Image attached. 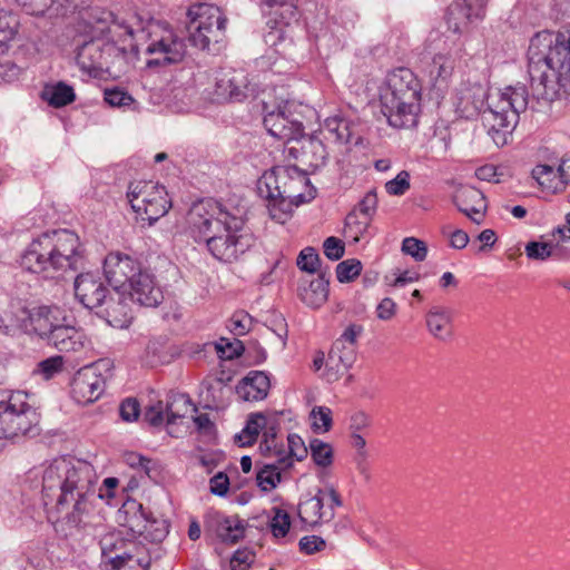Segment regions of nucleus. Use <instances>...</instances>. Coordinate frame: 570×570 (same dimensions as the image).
Listing matches in <instances>:
<instances>
[{"label":"nucleus","mask_w":570,"mask_h":570,"mask_svg":"<svg viewBox=\"0 0 570 570\" xmlns=\"http://www.w3.org/2000/svg\"><path fill=\"white\" fill-rule=\"evenodd\" d=\"M45 504L55 502L63 517L57 531L66 539L82 541L96 535L100 524L97 504L104 499L95 468L72 458L55 459L42 476Z\"/></svg>","instance_id":"1"},{"label":"nucleus","mask_w":570,"mask_h":570,"mask_svg":"<svg viewBox=\"0 0 570 570\" xmlns=\"http://www.w3.org/2000/svg\"><path fill=\"white\" fill-rule=\"evenodd\" d=\"M187 232L224 264L238 262L255 245V236L245 220L212 198L193 204L187 214Z\"/></svg>","instance_id":"2"},{"label":"nucleus","mask_w":570,"mask_h":570,"mask_svg":"<svg viewBox=\"0 0 570 570\" xmlns=\"http://www.w3.org/2000/svg\"><path fill=\"white\" fill-rule=\"evenodd\" d=\"M528 98V90L522 83L488 95L481 83L463 82L455 91L453 104L461 117L472 118L483 110L489 100L484 111L489 135L497 146H504L518 125L520 112L527 109Z\"/></svg>","instance_id":"3"},{"label":"nucleus","mask_w":570,"mask_h":570,"mask_svg":"<svg viewBox=\"0 0 570 570\" xmlns=\"http://www.w3.org/2000/svg\"><path fill=\"white\" fill-rule=\"evenodd\" d=\"M528 72L532 95L553 100L560 88H570V36L538 32L528 49Z\"/></svg>","instance_id":"4"},{"label":"nucleus","mask_w":570,"mask_h":570,"mask_svg":"<svg viewBox=\"0 0 570 570\" xmlns=\"http://www.w3.org/2000/svg\"><path fill=\"white\" fill-rule=\"evenodd\" d=\"M81 261L82 247L78 235L60 228L33 238L21 253L19 265L28 273L53 279L69 271H77Z\"/></svg>","instance_id":"5"},{"label":"nucleus","mask_w":570,"mask_h":570,"mask_svg":"<svg viewBox=\"0 0 570 570\" xmlns=\"http://www.w3.org/2000/svg\"><path fill=\"white\" fill-rule=\"evenodd\" d=\"M88 26L91 38L79 46L76 60L81 70L97 76L109 68L111 58L124 57L132 47L134 30L100 9L91 10Z\"/></svg>","instance_id":"6"},{"label":"nucleus","mask_w":570,"mask_h":570,"mask_svg":"<svg viewBox=\"0 0 570 570\" xmlns=\"http://www.w3.org/2000/svg\"><path fill=\"white\" fill-rule=\"evenodd\" d=\"M259 195L268 199L271 217L285 223L293 206L309 202L315 189L305 171L296 166H275L258 179Z\"/></svg>","instance_id":"7"},{"label":"nucleus","mask_w":570,"mask_h":570,"mask_svg":"<svg viewBox=\"0 0 570 570\" xmlns=\"http://www.w3.org/2000/svg\"><path fill=\"white\" fill-rule=\"evenodd\" d=\"M127 199L138 218L147 220L149 226L163 217L171 206L165 187L148 180L130 181Z\"/></svg>","instance_id":"8"},{"label":"nucleus","mask_w":570,"mask_h":570,"mask_svg":"<svg viewBox=\"0 0 570 570\" xmlns=\"http://www.w3.org/2000/svg\"><path fill=\"white\" fill-rule=\"evenodd\" d=\"M37 424L36 410L27 402L24 392H12L7 400H0V439L33 433Z\"/></svg>","instance_id":"9"},{"label":"nucleus","mask_w":570,"mask_h":570,"mask_svg":"<svg viewBox=\"0 0 570 570\" xmlns=\"http://www.w3.org/2000/svg\"><path fill=\"white\" fill-rule=\"evenodd\" d=\"M187 16L188 39L191 46L205 50L212 41L218 42L222 39L227 19L217 6L196 3L188 9Z\"/></svg>","instance_id":"10"},{"label":"nucleus","mask_w":570,"mask_h":570,"mask_svg":"<svg viewBox=\"0 0 570 570\" xmlns=\"http://www.w3.org/2000/svg\"><path fill=\"white\" fill-rule=\"evenodd\" d=\"M259 88L245 69L226 68L217 72L212 100L217 104L240 102L255 98Z\"/></svg>","instance_id":"11"},{"label":"nucleus","mask_w":570,"mask_h":570,"mask_svg":"<svg viewBox=\"0 0 570 570\" xmlns=\"http://www.w3.org/2000/svg\"><path fill=\"white\" fill-rule=\"evenodd\" d=\"M342 504V499L333 485L318 488L313 497L299 502L298 517L304 524L315 528L332 521L335 509Z\"/></svg>","instance_id":"12"},{"label":"nucleus","mask_w":570,"mask_h":570,"mask_svg":"<svg viewBox=\"0 0 570 570\" xmlns=\"http://www.w3.org/2000/svg\"><path fill=\"white\" fill-rule=\"evenodd\" d=\"M142 32H145V29ZM146 32L149 40L146 48L147 53L161 55L167 63H176L183 60L186 55L185 41L166 23L149 21Z\"/></svg>","instance_id":"13"},{"label":"nucleus","mask_w":570,"mask_h":570,"mask_svg":"<svg viewBox=\"0 0 570 570\" xmlns=\"http://www.w3.org/2000/svg\"><path fill=\"white\" fill-rule=\"evenodd\" d=\"M264 126L268 134L279 140L289 142L303 137L304 127L302 121L292 112L294 105L284 101L276 109H268V104L263 99Z\"/></svg>","instance_id":"14"},{"label":"nucleus","mask_w":570,"mask_h":570,"mask_svg":"<svg viewBox=\"0 0 570 570\" xmlns=\"http://www.w3.org/2000/svg\"><path fill=\"white\" fill-rule=\"evenodd\" d=\"M142 271L137 259L119 252L109 253L104 261V273L114 291L124 292Z\"/></svg>","instance_id":"15"},{"label":"nucleus","mask_w":570,"mask_h":570,"mask_svg":"<svg viewBox=\"0 0 570 570\" xmlns=\"http://www.w3.org/2000/svg\"><path fill=\"white\" fill-rule=\"evenodd\" d=\"M488 0H454L448 8L445 20L455 33L466 31L485 17Z\"/></svg>","instance_id":"16"},{"label":"nucleus","mask_w":570,"mask_h":570,"mask_svg":"<svg viewBox=\"0 0 570 570\" xmlns=\"http://www.w3.org/2000/svg\"><path fill=\"white\" fill-rule=\"evenodd\" d=\"M382 114L391 127L410 129L417 125L421 98H380Z\"/></svg>","instance_id":"17"},{"label":"nucleus","mask_w":570,"mask_h":570,"mask_svg":"<svg viewBox=\"0 0 570 570\" xmlns=\"http://www.w3.org/2000/svg\"><path fill=\"white\" fill-rule=\"evenodd\" d=\"M421 83L415 73L405 67L391 70L380 91V98H421Z\"/></svg>","instance_id":"18"},{"label":"nucleus","mask_w":570,"mask_h":570,"mask_svg":"<svg viewBox=\"0 0 570 570\" xmlns=\"http://www.w3.org/2000/svg\"><path fill=\"white\" fill-rule=\"evenodd\" d=\"M122 293H126L131 302L146 307H156L164 299L160 286L156 283L155 276L147 269L138 274V277H135Z\"/></svg>","instance_id":"19"},{"label":"nucleus","mask_w":570,"mask_h":570,"mask_svg":"<svg viewBox=\"0 0 570 570\" xmlns=\"http://www.w3.org/2000/svg\"><path fill=\"white\" fill-rule=\"evenodd\" d=\"M76 298L87 308L102 307L109 289L102 279L92 273L79 274L75 279Z\"/></svg>","instance_id":"20"},{"label":"nucleus","mask_w":570,"mask_h":570,"mask_svg":"<svg viewBox=\"0 0 570 570\" xmlns=\"http://www.w3.org/2000/svg\"><path fill=\"white\" fill-rule=\"evenodd\" d=\"M105 382L101 375L86 367L76 373L71 382V396L78 404H89L99 399Z\"/></svg>","instance_id":"21"},{"label":"nucleus","mask_w":570,"mask_h":570,"mask_svg":"<svg viewBox=\"0 0 570 570\" xmlns=\"http://www.w3.org/2000/svg\"><path fill=\"white\" fill-rule=\"evenodd\" d=\"M102 558L111 566L144 547L142 541L126 538L122 531H109L99 540Z\"/></svg>","instance_id":"22"},{"label":"nucleus","mask_w":570,"mask_h":570,"mask_svg":"<svg viewBox=\"0 0 570 570\" xmlns=\"http://www.w3.org/2000/svg\"><path fill=\"white\" fill-rule=\"evenodd\" d=\"M273 445H269L268 440L259 445L262 452H268L269 459H275L283 468H292L294 461H302L307 456L308 448L305 445L303 439L298 434H288L287 449L284 445H277L275 440H272Z\"/></svg>","instance_id":"23"},{"label":"nucleus","mask_w":570,"mask_h":570,"mask_svg":"<svg viewBox=\"0 0 570 570\" xmlns=\"http://www.w3.org/2000/svg\"><path fill=\"white\" fill-rule=\"evenodd\" d=\"M453 200L458 209L472 222L476 224L482 223L487 210V203L481 190L472 186L462 187L455 193Z\"/></svg>","instance_id":"24"},{"label":"nucleus","mask_w":570,"mask_h":570,"mask_svg":"<svg viewBox=\"0 0 570 570\" xmlns=\"http://www.w3.org/2000/svg\"><path fill=\"white\" fill-rule=\"evenodd\" d=\"M125 295L122 291H114V294L109 292L100 311L108 324L116 328L128 327L132 318Z\"/></svg>","instance_id":"25"},{"label":"nucleus","mask_w":570,"mask_h":570,"mask_svg":"<svg viewBox=\"0 0 570 570\" xmlns=\"http://www.w3.org/2000/svg\"><path fill=\"white\" fill-rule=\"evenodd\" d=\"M61 321H66V317L57 306H38L29 312L31 330L45 341Z\"/></svg>","instance_id":"26"},{"label":"nucleus","mask_w":570,"mask_h":570,"mask_svg":"<svg viewBox=\"0 0 570 570\" xmlns=\"http://www.w3.org/2000/svg\"><path fill=\"white\" fill-rule=\"evenodd\" d=\"M271 382L263 371H250L236 386V394L246 402H257L268 395Z\"/></svg>","instance_id":"27"},{"label":"nucleus","mask_w":570,"mask_h":570,"mask_svg":"<svg viewBox=\"0 0 570 570\" xmlns=\"http://www.w3.org/2000/svg\"><path fill=\"white\" fill-rule=\"evenodd\" d=\"M356 361V346L334 343L326 361L327 380L336 381L341 374L347 372Z\"/></svg>","instance_id":"28"},{"label":"nucleus","mask_w":570,"mask_h":570,"mask_svg":"<svg viewBox=\"0 0 570 570\" xmlns=\"http://www.w3.org/2000/svg\"><path fill=\"white\" fill-rule=\"evenodd\" d=\"M83 338L80 330L61 321L46 342L60 352H77L82 348Z\"/></svg>","instance_id":"29"},{"label":"nucleus","mask_w":570,"mask_h":570,"mask_svg":"<svg viewBox=\"0 0 570 570\" xmlns=\"http://www.w3.org/2000/svg\"><path fill=\"white\" fill-rule=\"evenodd\" d=\"M212 525L222 541L235 543L244 538L247 523L237 514L226 515L217 512L212 517Z\"/></svg>","instance_id":"30"},{"label":"nucleus","mask_w":570,"mask_h":570,"mask_svg":"<svg viewBox=\"0 0 570 570\" xmlns=\"http://www.w3.org/2000/svg\"><path fill=\"white\" fill-rule=\"evenodd\" d=\"M121 525L130 532V539L141 541L140 537L149 524V512L141 503L129 501L122 507Z\"/></svg>","instance_id":"31"},{"label":"nucleus","mask_w":570,"mask_h":570,"mask_svg":"<svg viewBox=\"0 0 570 570\" xmlns=\"http://www.w3.org/2000/svg\"><path fill=\"white\" fill-rule=\"evenodd\" d=\"M429 333L436 340L446 342L452 338V313L449 308L433 306L425 315Z\"/></svg>","instance_id":"32"},{"label":"nucleus","mask_w":570,"mask_h":570,"mask_svg":"<svg viewBox=\"0 0 570 570\" xmlns=\"http://www.w3.org/2000/svg\"><path fill=\"white\" fill-rule=\"evenodd\" d=\"M328 284L325 274H320L308 283H302L298 287V295L307 306L320 307L327 299Z\"/></svg>","instance_id":"33"},{"label":"nucleus","mask_w":570,"mask_h":570,"mask_svg":"<svg viewBox=\"0 0 570 570\" xmlns=\"http://www.w3.org/2000/svg\"><path fill=\"white\" fill-rule=\"evenodd\" d=\"M301 163L316 170L323 167L327 160L325 145L317 138L308 137L301 142Z\"/></svg>","instance_id":"34"},{"label":"nucleus","mask_w":570,"mask_h":570,"mask_svg":"<svg viewBox=\"0 0 570 570\" xmlns=\"http://www.w3.org/2000/svg\"><path fill=\"white\" fill-rule=\"evenodd\" d=\"M266 453L267 462L262 463L256 474L257 485L265 492L274 490L282 480V472L289 468H283L275 459L268 458Z\"/></svg>","instance_id":"35"},{"label":"nucleus","mask_w":570,"mask_h":570,"mask_svg":"<svg viewBox=\"0 0 570 570\" xmlns=\"http://www.w3.org/2000/svg\"><path fill=\"white\" fill-rule=\"evenodd\" d=\"M454 70V59L449 53H436L433 57L430 68V77L433 80V87L442 90L446 87L449 79Z\"/></svg>","instance_id":"36"},{"label":"nucleus","mask_w":570,"mask_h":570,"mask_svg":"<svg viewBox=\"0 0 570 570\" xmlns=\"http://www.w3.org/2000/svg\"><path fill=\"white\" fill-rule=\"evenodd\" d=\"M41 97L50 106L60 108L73 102L76 94L71 86L60 81L56 85L46 86L42 90Z\"/></svg>","instance_id":"37"},{"label":"nucleus","mask_w":570,"mask_h":570,"mask_svg":"<svg viewBox=\"0 0 570 570\" xmlns=\"http://www.w3.org/2000/svg\"><path fill=\"white\" fill-rule=\"evenodd\" d=\"M263 6L269 8V13L279 19V23L288 26L296 19L295 0H263Z\"/></svg>","instance_id":"38"},{"label":"nucleus","mask_w":570,"mask_h":570,"mask_svg":"<svg viewBox=\"0 0 570 570\" xmlns=\"http://www.w3.org/2000/svg\"><path fill=\"white\" fill-rule=\"evenodd\" d=\"M18 19L10 12L0 10V53H4L9 48V42L14 38L18 31Z\"/></svg>","instance_id":"39"},{"label":"nucleus","mask_w":570,"mask_h":570,"mask_svg":"<svg viewBox=\"0 0 570 570\" xmlns=\"http://www.w3.org/2000/svg\"><path fill=\"white\" fill-rule=\"evenodd\" d=\"M149 566L150 557L144 546L136 552L111 566V570H148Z\"/></svg>","instance_id":"40"},{"label":"nucleus","mask_w":570,"mask_h":570,"mask_svg":"<svg viewBox=\"0 0 570 570\" xmlns=\"http://www.w3.org/2000/svg\"><path fill=\"white\" fill-rule=\"evenodd\" d=\"M532 177L539 183V185L548 190L557 191L560 189V177L558 169L556 170L549 165H537L532 169Z\"/></svg>","instance_id":"41"},{"label":"nucleus","mask_w":570,"mask_h":570,"mask_svg":"<svg viewBox=\"0 0 570 570\" xmlns=\"http://www.w3.org/2000/svg\"><path fill=\"white\" fill-rule=\"evenodd\" d=\"M371 220L362 216L357 210L351 212L345 218L344 235L346 238L352 239L354 243L360 242L361 237L366 233Z\"/></svg>","instance_id":"42"},{"label":"nucleus","mask_w":570,"mask_h":570,"mask_svg":"<svg viewBox=\"0 0 570 570\" xmlns=\"http://www.w3.org/2000/svg\"><path fill=\"white\" fill-rule=\"evenodd\" d=\"M309 453L313 462L321 468H327L333 463V448L330 443H326L318 439L309 441Z\"/></svg>","instance_id":"43"},{"label":"nucleus","mask_w":570,"mask_h":570,"mask_svg":"<svg viewBox=\"0 0 570 570\" xmlns=\"http://www.w3.org/2000/svg\"><path fill=\"white\" fill-rule=\"evenodd\" d=\"M266 417L262 413L252 414L242 433L237 435L238 441L242 445L252 444L258 436L259 431L265 426Z\"/></svg>","instance_id":"44"},{"label":"nucleus","mask_w":570,"mask_h":570,"mask_svg":"<svg viewBox=\"0 0 570 570\" xmlns=\"http://www.w3.org/2000/svg\"><path fill=\"white\" fill-rule=\"evenodd\" d=\"M272 512L273 515L268 522L271 532L275 539H284L291 529V517L285 510L277 507H274Z\"/></svg>","instance_id":"45"},{"label":"nucleus","mask_w":570,"mask_h":570,"mask_svg":"<svg viewBox=\"0 0 570 570\" xmlns=\"http://www.w3.org/2000/svg\"><path fill=\"white\" fill-rule=\"evenodd\" d=\"M324 130L330 135V138L338 142H348L351 139V131L347 120L340 117L327 118L324 122Z\"/></svg>","instance_id":"46"},{"label":"nucleus","mask_w":570,"mask_h":570,"mask_svg":"<svg viewBox=\"0 0 570 570\" xmlns=\"http://www.w3.org/2000/svg\"><path fill=\"white\" fill-rule=\"evenodd\" d=\"M312 429L317 433L328 432L332 428V411L327 406H315L311 411Z\"/></svg>","instance_id":"47"},{"label":"nucleus","mask_w":570,"mask_h":570,"mask_svg":"<svg viewBox=\"0 0 570 570\" xmlns=\"http://www.w3.org/2000/svg\"><path fill=\"white\" fill-rule=\"evenodd\" d=\"M65 360L60 355L50 356L38 363L35 370L43 380H50L63 370Z\"/></svg>","instance_id":"48"},{"label":"nucleus","mask_w":570,"mask_h":570,"mask_svg":"<svg viewBox=\"0 0 570 570\" xmlns=\"http://www.w3.org/2000/svg\"><path fill=\"white\" fill-rule=\"evenodd\" d=\"M362 264L358 259H346L337 264L336 277L340 283H347L360 275Z\"/></svg>","instance_id":"49"},{"label":"nucleus","mask_w":570,"mask_h":570,"mask_svg":"<svg viewBox=\"0 0 570 570\" xmlns=\"http://www.w3.org/2000/svg\"><path fill=\"white\" fill-rule=\"evenodd\" d=\"M402 252L416 262H423L428 256V246L415 237H405L402 242Z\"/></svg>","instance_id":"50"},{"label":"nucleus","mask_w":570,"mask_h":570,"mask_svg":"<svg viewBox=\"0 0 570 570\" xmlns=\"http://www.w3.org/2000/svg\"><path fill=\"white\" fill-rule=\"evenodd\" d=\"M297 266L307 273H315L320 267V256L315 248L305 247L297 257Z\"/></svg>","instance_id":"51"},{"label":"nucleus","mask_w":570,"mask_h":570,"mask_svg":"<svg viewBox=\"0 0 570 570\" xmlns=\"http://www.w3.org/2000/svg\"><path fill=\"white\" fill-rule=\"evenodd\" d=\"M105 101L112 107H130L136 105L135 99L126 90L112 88L105 90Z\"/></svg>","instance_id":"52"},{"label":"nucleus","mask_w":570,"mask_h":570,"mask_svg":"<svg viewBox=\"0 0 570 570\" xmlns=\"http://www.w3.org/2000/svg\"><path fill=\"white\" fill-rule=\"evenodd\" d=\"M167 527L164 520H158L149 517V524L146 531L141 534L140 539L149 542H159L167 535Z\"/></svg>","instance_id":"53"},{"label":"nucleus","mask_w":570,"mask_h":570,"mask_svg":"<svg viewBox=\"0 0 570 570\" xmlns=\"http://www.w3.org/2000/svg\"><path fill=\"white\" fill-rule=\"evenodd\" d=\"M410 187V174L406 170L400 171L395 178L385 183L386 193L393 196L404 195Z\"/></svg>","instance_id":"54"},{"label":"nucleus","mask_w":570,"mask_h":570,"mask_svg":"<svg viewBox=\"0 0 570 570\" xmlns=\"http://www.w3.org/2000/svg\"><path fill=\"white\" fill-rule=\"evenodd\" d=\"M552 245L544 242H529L525 245V254L530 259L546 261L552 256Z\"/></svg>","instance_id":"55"},{"label":"nucleus","mask_w":570,"mask_h":570,"mask_svg":"<svg viewBox=\"0 0 570 570\" xmlns=\"http://www.w3.org/2000/svg\"><path fill=\"white\" fill-rule=\"evenodd\" d=\"M224 389L222 383L217 380H212L209 376L202 382V393L208 402L217 403L224 399Z\"/></svg>","instance_id":"56"},{"label":"nucleus","mask_w":570,"mask_h":570,"mask_svg":"<svg viewBox=\"0 0 570 570\" xmlns=\"http://www.w3.org/2000/svg\"><path fill=\"white\" fill-rule=\"evenodd\" d=\"M377 208V195L375 189L367 191L358 203V214L372 220Z\"/></svg>","instance_id":"57"},{"label":"nucleus","mask_w":570,"mask_h":570,"mask_svg":"<svg viewBox=\"0 0 570 570\" xmlns=\"http://www.w3.org/2000/svg\"><path fill=\"white\" fill-rule=\"evenodd\" d=\"M324 254L331 261H338L345 253L344 243L337 237H327L323 243Z\"/></svg>","instance_id":"58"},{"label":"nucleus","mask_w":570,"mask_h":570,"mask_svg":"<svg viewBox=\"0 0 570 570\" xmlns=\"http://www.w3.org/2000/svg\"><path fill=\"white\" fill-rule=\"evenodd\" d=\"M252 317L246 313H237L229 321V330L234 335L242 336L249 332Z\"/></svg>","instance_id":"59"},{"label":"nucleus","mask_w":570,"mask_h":570,"mask_svg":"<svg viewBox=\"0 0 570 570\" xmlns=\"http://www.w3.org/2000/svg\"><path fill=\"white\" fill-rule=\"evenodd\" d=\"M216 347L219 356L225 360L238 357L244 351L242 342L237 340L234 343H230L223 338Z\"/></svg>","instance_id":"60"},{"label":"nucleus","mask_w":570,"mask_h":570,"mask_svg":"<svg viewBox=\"0 0 570 570\" xmlns=\"http://www.w3.org/2000/svg\"><path fill=\"white\" fill-rule=\"evenodd\" d=\"M298 546L302 552L313 554L317 551H322L325 548L326 542L323 538L312 534L301 538Z\"/></svg>","instance_id":"61"},{"label":"nucleus","mask_w":570,"mask_h":570,"mask_svg":"<svg viewBox=\"0 0 570 570\" xmlns=\"http://www.w3.org/2000/svg\"><path fill=\"white\" fill-rule=\"evenodd\" d=\"M255 556L249 550H237L230 558L232 570H247L254 562Z\"/></svg>","instance_id":"62"},{"label":"nucleus","mask_w":570,"mask_h":570,"mask_svg":"<svg viewBox=\"0 0 570 570\" xmlns=\"http://www.w3.org/2000/svg\"><path fill=\"white\" fill-rule=\"evenodd\" d=\"M120 417L126 422H134L138 419L140 406L136 399H126L119 406Z\"/></svg>","instance_id":"63"},{"label":"nucleus","mask_w":570,"mask_h":570,"mask_svg":"<svg viewBox=\"0 0 570 570\" xmlns=\"http://www.w3.org/2000/svg\"><path fill=\"white\" fill-rule=\"evenodd\" d=\"M228 488L229 480L225 473L218 472L210 479V492L213 494L224 497L227 493Z\"/></svg>","instance_id":"64"}]
</instances>
